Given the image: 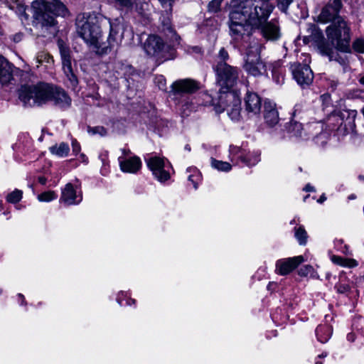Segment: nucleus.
Segmentation results:
<instances>
[{
    "instance_id": "nucleus-47",
    "label": "nucleus",
    "mask_w": 364,
    "mask_h": 364,
    "mask_svg": "<svg viewBox=\"0 0 364 364\" xmlns=\"http://www.w3.org/2000/svg\"><path fill=\"white\" fill-rule=\"evenodd\" d=\"M195 172L197 173V171L195 170ZM199 178V176L196 173V174H191L188 179L189 181H191L193 184V187L195 189H197L198 188V182H197V180Z\"/></svg>"
},
{
    "instance_id": "nucleus-20",
    "label": "nucleus",
    "mask_w": 364,
    "mask_h": 364,
    "mask_svg": "<svg viewBox=\"0 0 364 364\" xmlns=\"http://www.w3.org/2000/svg\"><path fill=\"white\" fill-rule=\"evenodd\" d=\"M82 200L81 193L77 194V191L71 183H67L62 188L60 202L67 205L79 204Z\"/></svg>"
},
{
    "instance_id": "nucleus-1",
    "label": "nucleus",
    "mask_w": 364,
    "mask_h": 364,
    "mask_svg": "<svg viewBox=\"0 0 364 364\" xmlns=\"http://www.w3.org/2000/svg\"><path fill=\"white\" fill-rule=\"evenodd\" d=\"M18 97L24 106L28 107L41 106L48 102L61 109L71 105V98L63 89L44 82L21 85Z\"/></svg>"
},
{
    "instance_id": "nucleus-55",
    "label": "nucleus",
    "mask_w": 364,
    "mask_h": 364,
    "mask_svg": "<svg viewBox=\"0 0 364 364\" xmlns=\"http://www.w3.org/2000/svg\"><path fill=\"white\" fill-rule=\"evenodd\" d=\"M192 50L196 53H201V48L198 46H194L191 48Z\"/></svg>"
},
{
    "instance_id": "nucleus-50",
    "label": "nucleus",
    "mask_w": 364,
    "mask_h": 364,
    "mask_svg": "<svg viewBox=\"0 0 364 364\" xmlns=\"http://www.w3.org/2000/svg\"><path fill=\"white\" fill-rule=\"evenodd\" d=\"M304 191H306V192H309V191H312V192H314L316 191L315 188L314 186H312L310 184H307L306 185V186L304 188Z\"/></svg>"
},
{
    "instance_id": "nucleus-48",
    "label": "nucleus",
    "mask_w": 364,
    "mask_h": 364,
    "mask_svg": "<svg viewBox=\"0 0 364 364\" xmlns=\"http://www.w3.org/2000/svg\"><path fill=\"white\" fill-rule=\"evenodd\" d=\"M72 147L74 154H77L80 151V145L75 139L72 141Z\"/></svg>"
},
{
    "instance_id": "nucleus-53",
    "label": "nucleus",
    "mask_w": 364,
    "mask_h": 364,
    "mask_svg": "<svg viewBox=\"0 0 364 364\" xmlns=\"http://www.w3.org/2000/svg\"><path fill=\"white\" fill-rule=\"evenodd\" d=\"M38 182L42 184V185H45L46 183V181H47V179L43 177V176H40L38 177Z\"/></svg>"
},
{
    "instance_id": "nucleus-9",
    "label": "nucleus",
    "mask_w": 364,
    "mask_h": 364,
    "mask_svg": "<svg viewBox=\"0 0 364 364\" xmlns=\"http://www.w3.org/2000/svg\"><path fill=\"white\" fill-rule=\"evenodd\" d=\"M144 50L150 57L155 58L156 60L164 61L166 47L164 40L156 35H149L143 46Z\"/></svg>"
},
{
    "instance_id": "nucleus-13",
    "label": "nucleus",
    "mask_w": 364,
    "mask_h": 364,
    "mask_svg": "<svg viewBox=\"0 0 364 364\" xmlns=\"http://www.w3.org/2000/svg\"><path fill=\"white\" fill-rule=\"evenodd\" d=\"M230 154L232 156L231 161L240 160L247 166L256 165L260 161V154L257 151L246 152L238 146H230Z\"/></svg>"
},
{
    "instance_id": "nucleus-26",
    "label": "nucleus",
    "mask_w": 364,
    "mask_h": 364,
    "mask_svg": "<svg viewBox=\"0 0 364 364\" xmlns=\"http://www.w3.org/2000/svg\"><path fill=\"white\" fill-rule=\"evenodd\" d=\"M332 332V327L328 324L319 325L316 329L317 339L322 343L328 341L331 336Z\"/></svg>"
},
{
    "instance_id": "nucleus-31",
    "label": "nucleus",
    "mask_w": 364,
    "mask_h": 364,
    "mask_svg": "<svg viewBox=\"0 0 364 364\" xmlns=\"http://www.w3.org/2000/svg\"><path fill=\"white\" fill-rule=\"evenodd\" d=\"M331 259L333 264L345 267H355L358 264V262L354 259L344 258L337 255H333Z\"/></svg>"
},
{
    "instance_id": "nucleus-6",
    "label": "nucleus",
    "mask_w": 364,
    "mask_h": 364,
    "mask_svg": "<svg viewBox=\"0 0 364 364\" xmlns=\"http://www.w3.org/2000/svg\"><path fill=\"white\" fill-rule=\"evenodd\" d=\"M243 46L246 50L243 64L245 72L254 77L264 75L267 71V67L260 56L262 44L257 40L253 39L248 45H243Z\"/></svg>"
},
{
    "instance_id": "nucleus-5",
    "label": "nucleus",
    "mask_w": 364,
    "mask_h": 364,
    "mask_svg": "<svg viewBox=\"0 0 364 364\" xmlns=\"http://www.w3.org/2000/svg\"><path fill=\"white\" fill-rule=\"evenodd\" d=\"M326 33L337 50L344 53L350 51V27L343 17L337 18L327 26Z\"/></svg>"
},
{
    "instance_id": "nucleus-19",
    "label": "nucleus",
    "mask_w": 364,
    "mask_h": 364,
    "mask_svg": "<svg viewBox=\"0 0 364 364\" xmlns=\"http://www.w3.org/2000/svg\"><path fill=\"white\" fill-rule=\"evenodd\" d=\"M228 104L224 108L228 115L233 121H239L241 117V101L234 93H228L225 95Z\"/></svg>"
},
{
    "instance_id": "nucleus-16",
    "label": "nucleus",
    "mask_w": 364,
    "mask_h": 364,
    "mask_svg": "<svg viewBox=\"0 0 364 364\" xmlns=\"http://www.w3.org/2000/svg\"><path fill=\"white\" fill-rule=\"evenodd\" d=\"M146 164L153 172L155 177L160 181H167L170 175L164 170V161L158 156H153L146 159Z\"/></svg>"
},
{
    "instance_id": "nucleus-40",
    "label": "nucleus",
    "mask_w": 364,
    "mask_h": 364,
    "mask_svg": "<svg viewBox=\"0 0 364 364\" xmlns=\"http://www.w3.org/2000/svg\"><path fill=\"white\" fill-rule=\"evenodd\" d=\"M223 0H212L208 5V11L209 13L215 14L220 11L221 4Z\"/></svg>"
},
{
    "instance_id": "nucleus-38",
    "label": "nucleus",
    "mask_w": 364,
    "mask_h": 364,
    "mask_svg": "<svg viewBox=\"0 0 364 364\" xmlns=\"http://www.w3.org/2000/svg\"><path fill=\"white\" fill-rule=\"evenodd\" d=\"M23 192L21 190L15 189L6 196V200L9 203L16 204L21 200Z\"/></svg>"
},
{
    "instance_id": "nucleus-33",
    "label": "nucleus",
    "mask_w": 364,
    "mask_h": 364,
    "mask_svg": "<svg viewBox=\"0 0 364 364\" xmlns=\"http://www.w3.org/2000/svg\"><path fill=\"white\" fill-rule=\"evenodd\" d=\"M213 99L210 95L207 92L200 94L197 98L194 97L193 102L196 105V111L200 106H208L213 104Z\"/></svg>"
},
{
    "instance_id": "nucleus-11",
    "label": "nucleus",
    "mask_w": 364,
    "mask_h": 364,
    "mask_svg": "<svg viewBox=\"0 0 364 364\" xmlns=\"http://www.w3.org/2000/svg\"><path fill=\"white\" fill-rule=\"evenodd\" d=\"M58 45L62 60L63 70L70 81L71 86L75 87L78 84V80L74 73L70 50L69 48L63 44V41H58Z\"/></svg>"
},
{
    "instance_id": "nucleus-30",
    "label": "nucleus",
    "mask_w": 364,
    "mask_h": 364,
    "mask_svg": "<svg viewBox=\"0 0 364 364\" xmlns=\"http://www.w3.org/2000/svg\"><path fill=\"white\" fill-rule=\"evenodd\" d=\"M100 38L97 39V43L91 44L96 49V53L99 55H105L110 53L112 50L117 47V45H112V41L107 38V42L100 43Z\"/></svg>"
},
{
    "instance_id": "nucleus-32",
    "label": "nucleus",
    "mask_w": 364,
    "mask_h": 364,
    "mask_svg": "<svg viewBox=\"0 0 364 364\" xmlns=\"http://www.w3.org/2000/svg\"><path fill=\"white\" fill-rule=\"evenodd\" d=\"M237 10L230 12L229 16V23H248L247 16L242 12V9H237Z\"/></svg>"
},
{
    "instance_id": "nucleus-18",
    "label": "nucleus",
    "mask_w": 364,
    "mask_h": 364,
    "mask_svg": "<svg viewBox=\"0 0 364 364\" xmlns=\"http://www.w3.org/2000/svg\"><path fill=\"white\" fill-rule=\"evenodd\" d=\"M303 262V256L279 259L276 262V272L281 275L288 274Z\"/></svg>"
},
{
    "instance_id": "nucleus-52",
    "label": "nucleus",
    "mask_w": 364,
    "mask_h": 364,
    "mask_svg": "<svg viewBox=\"0 0 364 364\" xmlns=\"http://www.w3.org/2000/svg\"><path fill=\"white\" fill-rule=\"evenodd\" d=\"M22 35L21 33H17L15 36H14V41L16 43L19 42L21 41Z\"/></svg>"
},
{
    "instance_id": "nucleus-60",
    "label": "nucleus",
    "mask_w": 364,
    "mask_h": 364,
    "mask_svg": "<svg viewBox=\"0 0 364 364\" xmlns=\"http://www.w3.org/2000/svg\"><path fill=\"white\" fill-rule=\"evenodd\" d=\"M132 304H135V300L132 299H127L126 304L130 306Z\"/></svg>"
},
{
    "instance_id": "nucleus-44",
    "label": "nucleus",
    "mask_w": 364,
    "mask_h": 364,
    "mask_svg": "<svg viewBox=\"0 0 364 364\" xmlns=\"http://www.w3.org/2000/svg\"><path fill=\"white\" fill-rule=\"evenodd\" d=\"M292 1L293 0H278L277 6L282 12L287 14L288 8Z\"/></svg>"
},
{
    "instance_id": "nucleus-23",
    "label": "nucleus",
    "mask_w": 364,
    "mask_h": 364,
    "mask_svg": "<svg viewBox=\"0 0 364 364\" xmlns=\"http://www.w3.org/2000/svg\"><path fill=\"white\" fill-rule=\"evenodd\" d=\"M110 31L108 36L109 41H112V45H117L121 43L123 38V30L124 26L118 19H115L114 21H109Z\"/></svg>"
},
{
    "instance_id": "nucleus-25",
    "label": "nucleus",
    "mask_w": 364,
    "mask_h": 364,
    "mask_svg": "<svg viewBox=\"0 0 364 364\" xmlns=\"http://www.w3.org/2000/svg\"><path fill=\"white\" fill-rule=\"evenodd\" d=\"M287 132L289 134V137L304 138L303 136V124L296 119H291L286 127Z\"/></svg>"
},
{
    "instance_id": "nucleus-10",
    "label": "nucleus",
    "mask_w": 364,
    "mask_h": 364,
    "mask_svg": "<svg viewBox=\"0 0 364 364\" xmlns=\"http://www.w3.org/2000/svg\"><path fill=\"white\" fill-rule=\"evenodd\" d=\"M289 70L293 78L301 87L305 88L312 83L314 73L309 65L299 62L290 63Z\"/></svg>"
},
{
    "instance_id": "nucleus-41",
    "label": "nucleus",
    "mask_w": 364,
    "mask_h": 364,
    "mask_svg": "<svg viewBox=\"0 0 364 364\" xmlns=\"http://www.w3.org/2000/svg\"><path fill=\"white\" fill-rule=\"evenodd\" d=\"M304 105L303 103L301 102L296 104L292 112V119H301L302 115L304 114Z\"/></svg>"
},
{
    "instance_id": "nucleus-62",
    "label": "nucleus",
    "mask_w": 364,
    "mask_h": 364,
    "mask_svg": "<svg viewBox=\"0 0 364 364\" xmlns=\"http://www.w3.org/2000/svg\"><path fill=\"white\" fill-rule=\"evenodd\" d=\"M18 296L20 298V299H21V304H23L25 301L24 296L21 294H18Z\"/></svg>"
},
{
    "instance_id": "nucleus-3",
    "label": "nucleus",
    "mask_w": 364,
    "mask_h": 364,
    "mask_svg": "<svg viewBox=\"0 0 364 364\" xmlns=\"http://www.w3.org/2000/svg\"><path fill=\"white\" fill-rule=\"evenodd\" d=\"M230 4L235 9H242L254 29L266 23L274 9L272 3L259 0H231Z\"/></svg>"
},
{
    "instance_id": "nucleus-54",
    "label": "nucleus",
    "mask_w": 364,
    "mask_h": 364,
    "mask_svg": "<svg viewBox=\"0 0 364 364\" xmlns=\"http://www.w3.org/2000/svg\"><path fill=\"white\" fill-rule=\"evenodd\" d=\"M326 200V197L324 193H323L320 198L318 199L317 202L319 203H323Z\"/></svg>"
},
{
    "instance_id": "nucleus-46",
    "label": "nucleus",
    "mask_w": 364,
    "mask_h": 364,
    "mask_svg": "<svg viewBox=\"0 0 364 364\" xmlns=\"http://www.w3.org/2000/svg\"><path fill=\"white\" fill-rule=\"evenodd\" d=\"M229 58V55L228 51L224 48H222L219 50L217 59H216V63L218 61L225 62Z\"/></svg>"
},
{
    "instance_id": "nucleus-57",
    "label": "nucleus",
    "mask_w": 364,
    "mask_h": 364,
    "mask_svg": "<svg viewBox=\"0 0 364 364\" xmlns=\"http://www.w3.org/2000/svg\"><path fill=\"white\" fill-rule=\"evenodd\" d=\"M156 80L159 81V82L161 83L162 86L165 85V83H162L163 81L165 82V80L164 79L163 76H159V77H156Z\"/></svg>"
},
{
    "instance_id": "nucleus-12",
    "label": "nucleus",
    "mask_w": 364,
    "mask_h": 364,
    "mask_svg": "<svg viewBox=\"0 0 364 364\" xmlns=\"http://www.w3.org/2000/svg\"><path fill=\"white\" fill-rule=\"evenodd\" d=\"M341 0H329L328 3L322 8L320 14L318 16V21L321 23H332L337 18H341L339 15L342 8Z\"/></svg>"
},
{
    "instance_id": "nucleus-35",
    "label": "nucleus",
    "mask_w": 364,
    "mask_h": 364,
    "mask_svg": "<svg viewBox=\"0 0 364 364\" xmlns=\"http://www.w3.org/2000/svg\"><path fill=\"white\" fill-rule=\"evenodd\" d=\"M110 3L114 4L115 6L122 9L132 10L136 0H108Z\"/></svg>"
},
{
    "instance_id": "nucleus-59",
    "label": "nucleus",
    "mask_w": 364,
    "mask_h": 364,
    "mask_svg": "<svg viewBox=\"0 0 364 364\" xmlns=\"http://www.w3.org/2000/svg\"><path fill=\"white\" fill-rule=\"evenodd\" d=\"M356 114H357V112L355 110H351L349 112V116H350L353 119L355 117Z\"/></svg>"
},
{
    "instance_id": "nucleus-45",
    "label": "nucleus",
    "mask_w": 364,
    "mask_h": 364,
    "mask_svg": "<svg viewBox=\"0 0 364 364\" xmlns=\"http://www.w3.org/2000/svg\"><path fill=\"white\" fill-rule=\"evenodd\" d=\"M353 49L360 53H364V39H356L353 43Z\"/></svg>"
},
{
    "instance_id": "nucleus-61",
    "label": "nucleus",
    "mask_w": 364,
    "mask_h": 364,
    "mask_svg": "<svg viewBox=\"0 0 364 364\" xmlns=\"http://www.w3.org/2000/svg\"><path fill=\"white\" fill-rule=\"evenodd\" d=\"M117 303L120 305V306H123V302H122V300L121 299V297H120V295H118L117 298Z\"/></svg>"
},
{
    "instance_id": "nucleus-29",
    "label": "nucleus",
    "mask_w": 364,
    "mask_h": 364,
    "mask_svg": "<svg viewBox=\"0 0 364 364\" xmlns=\"http://www.w3.org/2000/svg\"><path fill=\"white\" fill-rule=\"evenodd\" d=\"M284 75H285V69L282 66L279 62H276L273 65L272 68V78L273 80L277 85H283L284 83Z\"/></svg>"
},
{
    "instance_id": "nucleus-21",
    "label": "nucleus",
    "mask_w": 364,
    "mask_h": 364,
    "mask_svg": "<svg viewBox=\"0 0 364 364\" xmlns=\"http://www.w3.org/2000/svg\"><path fill=\"white\" fill-rule=\"evenodd\" d=\"M244 105L247 114L257 115L261 109V97L256 92L248 91L244 97Z\"/></svg>"
},
{
    "instance_id": "nucleus-34",
    "label": "nucleus",
    "mask_w": 364,
    "mask_h": 364,
    "mask_svg": "<svg viewBox=\"0 0 364 364\" xmlns=\"http://www.w3.org/2000/svg\"><path fill=\"white\" fill-rule=\"evenodd\" d=\"M211 166L220 171L228 172L232 168V166L226 161H219L214 158L210 159Z\"/></svg>"
},
{
    "instance_id": "nucleus-56",
    "label": "nucleus",
    "mask_w": 364,
    "mask_h": 364,
    "mask_svg": "<svg viewBox=\"0 0 364 364\" xmlns=\"http://www.w3.org/2000/svg\"><path fill=\"white\" fill-rule=\"evenodd\" d=\"M122 152L124 156H128V155L131 154V151L129 149H122Z\"/></svg>"
},
{
    "instance_id": "nucleus-36",
    "label": "nucleus",
    "mask_w": 364,
    "mask_h": 364,
    "mask_svg": "<svg viewBox=\"0 0 364 364\" xmlns=\"http://www.w3.org/2000/svg\"><path fill=\"white\" fill-rule=\"evenodd\" d=\"M294 236L299 245H305L307 242V232L303 226L295 228Z\"/></svg>"
},
{
    "instance_id": "nucleus-14",
    "label": "nucleus",
    "mask_w": 364,
    "mask_h": 364,
    "mask_svg": "<svg viewBox=\"0 0 364 364\" xmlns=\"http://www.w3.org/2000/svg\"><path fill=\"white\" fill-rule=\"evenodd\" d=\"M256 29L260 31L262 37L267 41H277L282 37L279 21L275 18L267 21Z\"/></svg>"
},
{
    "instance_id": "nucleus-63",
    "label": "nucleus",
    "mask_w": 364,
    "mask_h": 364,
    "mask_svg": "<svg viewBox=\"0 0 364 364\" xmlns=\"http://www.w3.org/2000/svg\"><path fill=\"white\" fill-rule=\"evenodd\" d=\"M327 356V353H323L322 354L318 356V358H325Z\"/></svg>"
},
{
    "instance_id": "nucleus-28",
    "label": "nucleus",
    "mask_w": 364,
    "mask_h": 364,
    "mask_svg": "<svg viewBox=\"0 0 364 364\" xmlns=\"http://www.w3.org/2000/svg\"><path fill=\"white\" fill-rule=\"evenodd\" d=\"M49 151L60 158L68 156L70 152V146L65 142H61L59 144H55L49 147Z\"/></svg>"
},
{
    "instance_id": "nucleus-49",
    "label": "nucleus",
    "mask_w": 364,
    "mask_h": 364,
    "mask_svg": "<svg viewBox=\"0 0 364 364\" xmlns=\"http://www.w3.org/2000/svg\"><path fill=\"white\" fill-rule=\"evenodd\" d=\"M338 85V80L336 79H329L328 80V85L331 87L332 90H336Z\"/></svg>"
},
{
    "instance_id": "nucleus-4",
    "label": "nucleus",
    "mask_w": 364,
    "mask_h": 364,
    "mask_svg": "<svg viewBox=\"0 0 364 364\" xmlns=\"http://www.w3.org/2000/svg\"><path fill=\"white\" fill-rule=\"evenodd\" d=\"M33 16L42 27L55 24V16H65L68 13L65 6L58 1L50 4L44 0H36L31 5Z\"/></svg>"
},
{
    "instance_id": "nucleus-27",
    "label": "nucleus",
    "mask_w": 364,
    "mask_h": 364,
    "mask_svg": "<svg viewBox=\"0 0 364 364\" xmlns=\"http://www.w3.org/2000/svg\"><path fill=\"white\" fill-rule=\"evenodd\" d=\"M114 70L119 77H124L126 79L131 76L134 72V69L131 65L122 62L117 63L114 66Z\"/></svg>"
},
{
    "instance_id": "nucleus-37",
    "label": "nucleus",
    "mask_w": 364,
    "mask_h": 364,
    "mask_svg": "<svg viewBox=\"0 0 364 364\" xmlns=\"http://www.w3.org/2000/svg\"><path fill=\"white\" fill-rule=\"evenodd\" d=\"M319 50L322 55H326L329 58L330 60H338L335 55H337L333 49L327 44H321L319 46Z\"/></svg>"
},
{
    "instance_id": "nucleus-15",
    "label": "nucleus",
    "mask_w": 364,
    "mask_h": 364,
    "mask_svg": "<svg viewBox=\"0 0 364 364\" xmlns=\"http://www.w3.org/2000/svg\"><path fill=\"white\" fill-rule=\"evenodd\" d=\"M229 28L230 35L235 40H243L245 42H251V31L255 29L252 28V25L249 22L229 23Z\"/></svg>"
},
{
    "instance_id": "nucleus-22",
    "label": "nucleus",
    "mask_w": 364,
    "mask_h": 364,
    "mask_svg": "<svg viewBox=\"0 0 364 364\" xmlns=\"http://www.w3.org/2000/svg\"><path fill=\"white\" fill-rule=\"evenodd\" d=\"M120 168L123 172L135 173L141 166V161L139 157L134 156L129 159L119 158Z\"/></svg>"
},
{
    "instance_id": "nucleus-7",
    "label": "nucleus",
    "mask_w": 364,
    "mask_h": 364,
    "mask_svg": "<svg viewBox=\"0 0 364 364\" xmlns=\"http://www.w3.org/2000/svg\"><path fill=\"white\" fill-rule=\"evenodd\" d=\"M100 18L95 14H90L86 17L77 19V31L78 35L87 44L97 43V39L101 36Z\"/></svg>"
},
{
    "instance_id": "nucleus-17",
    "label": "nucleus",
    "mask_w": 364,
    "mask_h": 364,
    "mask_svg": "<svg viewBox=\"0 0 364 364\" xmlns=\"http://www.w3.org/2000/svg\"><path fill=\"white\" fill-rule=\"evenodd\" d=\"M263 117L265 124L269 127H273L279 123L280 119L274 102L269 99L264 101Z\"/></svg>"
},
{
    "instance_id": "nucleus-58",
    "label": "nucleus",
    "mask_w": 364,
    "mask_h": 364,
    "mask_svg": "<svg viewBox=\"0 0 364 364\" xmlns=\"http://www.w3.org/2000/svg\"><path fill=\"white\" fill-rule=\"evenodd\" d=\"M361 318H355L353 323V326L355 328H358V323L359 322V321H360Z\"/></svg>"
},
{
    "instance_id": "nucleus-64",
    "label": "nucleus",
    "mask_w": 364,
    "mask_h": 364,
    "mask_svg": "<svg viewBox=\"0 0 364 364\" xmlns=\"http://www.w3.org/2000/svg\"><path fill=\"white\" fill-rule=\"evenodd\" d=\"M359 82L360 84L364 85V75L359 79Z\"/></svg>"
},
{
    "instance_id": "nucleus-24",
    "label": "nucleus",
    "mask_w": 364,
    "mask_h": 364,
    "mask_svg": "<svg viewBox=\"0 0 364 364\" xmlns=\"http://www.w3.org/2000/svg\"><path fill=\"white\" fill-rule=\"evenodd\" d=\"M13 79V66L0 55V84L6 85Z\"/></svg>"
},
{
    "instance_id": "nucleus-2",
    "label": "nucleus",
    "mask_w": 364,
    "mask_h": 364,
    "mask_svg": "<svg viewBox=\"0 0 364 364\" xmlns=\"http://www.w3.org/2000/svg\"><path fill=\"white\" fill-rule=\"evenodd\" d=\"M200 88V82L191 78L177 80L172 83L171 93L173 100L181 106L183 115L188 116L191 112L196 111L192 95Z\"/></svg>"
},
{
    "instance_id": "nucleus-39",
    "label": "nucleus",
    "mask_w": 364,
    "mask_h": 364,
    "mask_svg": "<svg viewBox=\"0 0 364 364\" xmlns=\"http://www.w3.org/2000/svg\"><path fill=\"white\" fill-rule=\"evenodd\" d=\"M58 195L53 191L43 192L38 196V199L41 202H50L56 199Z\"/></svg>"
},
{
    "instance_id": "nucleus-43",
    "label": "nucleus",
    "mask_w": 364,
    "mask_h": 364,
    "mask_svg": "<svg viewBox=\"0 0 364 364\" xmlns=\"http://www.w3.org/2000/svg\"><path fill=\"white\" fill-rule=\"evenodd\" d=\"M334 289L338 294H348L350 290V287L348 284L339 282L335 285Z\"/></svg>"
},
{
    "instance_id": "nucleus-42",
    "label": "nucleus",
    "mask_w": 364,
    "mask_h": 364,
    "mask_svg": "<svg viewBox=\"0 0 364 364\" xmlns=\"http://www.w3.org/2000/svg\"><path fill=\"white\" fill-rule=\"evenodd\" d=\"M88 132L92 135L99 134L101 136H106L107 134V129L102 126L88 127Z\"/></svg>"
},
{
    "instance_id": "nucleus-8",
    "label": "nucleus",
    "mask_w": 364,
    "mask_h": 364,
    "mask_svg": "<svg viewBox=\"0 0 364 364\" xmlns=\"http://www.w3.org/2000/svg\"><path fill=\"white\" fill-rule=\"evenodd\" d=\"M218 83L224 87L230 88L236 83L239 76V69L228 65L226 62L218 61L213 65Z\"/></svg>"
},
{
    "instance_id": "nucleus-51",
    "label": "nucleus",
    "mask_w": 364,
    "mask_h": 364,
    "mask_svg": "<svg viewBox=\"0 0 364 364\" xmlns=\"http://www.w3.org/2000/svg\"><path fill=\"white\" fill-rule=\"evenodd\" d=\"M355 333H349L348 335H347V339L348 341H350V342H353L355 341Z\"/></svg>"
}]
</instances>
